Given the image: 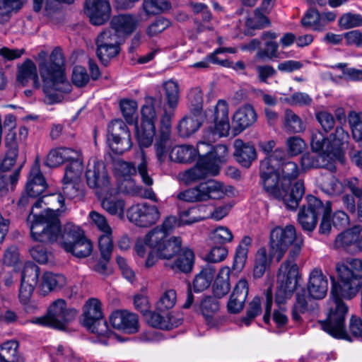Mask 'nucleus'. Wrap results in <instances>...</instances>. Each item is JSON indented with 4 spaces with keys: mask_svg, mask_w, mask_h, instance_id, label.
Returning <instances> with one entry per match:
<instances>
[{
    "mask_svg": "<svg viewBox=\"0 0 362 362\" xmlns=\"http://www.w3.org/2000/svg\"><path fill=\"white\" fill-rule=\"evenodd\" d=\"M93 251V244L85 235L74 245H68L67 252L71 253L78 258H84L90 255Z\"/></svg>",
    "mask_w": 362,
    "mask_h": 362,
    "instance_id": "nucleus-47",
    "label": "nucleus"
},
{
    "mask_svg": "<svg viewBox=\"0 0 362 362\" xmlns=\"http://www.w3.org/2000/svg\"><path fill=\"white\" fill-rule=\"evenodd\" d=\"M81 320L82 325L93 333L101 336L107 333V325L103 320L101 303L96 298H90L86 301Z\"/></svg>",
    "mask_w": 362,
    "mask_h": 362,
    "instance_id": "nucleus-12",
    "label": "nucleus"
},
{
    "mask_svg": "<svg viewBox=\"0 0 362 362\" xmlns=\"http://www.w3.org/2000/svg\"><path fill=\"white\" fill-rule=\"evenodd\" d=\"M303 243V235L298 234L292 225L277 226L270 233L269 245L272 251L277 253V261L281 259L288 249L287 259L280 266L277 274L275 301L279 305L290 298L297 288L298 268L296 260L301 252Z\"/></svg>",
    "mask_w": 362,
    "mask_h": 362,
    "instance_id": "nucleus-2",
    "label": "nucleus"
},
{
    "mask_svg": "<svg viewBox=\"0 0 362 362\" xmlns=\"http://www.w3.org/2000/svg\"><path fill=\"white\" fill-rule=\"evenodd\" d=\"M162 87L165 96L160 104V109L163 111L162 115L173 117L180 100L179 84L173 80H169L164 82Z\"/></svg>",
    "mask_w": 362,
    "mask_h": 362,
    "instance_id": "nucleus-21",
    "label": "nucleus"
},
{
    "mask_svg": "<svg viewBox=\"0 0 362 362\" xmlns=\"http://www.w3.org/2000/svg\"><path fill=\"white\" fill-rule=\"evenodd\" d=\"M177 301V294L175 290L169 289L165 291L158 302L156 309L160 312H165L173 308Z\"/></svg>",
    "mask_w": 362,
    "mask_h": 362,
    "instance_id": "nucleus-60",
    "label": "nucleus"
},
{
    "mask_svg": "<svg viewBox=\"0 0 362 362\" xmlns=\"http://www.w3.org/2000/svg\"><path fill=\"white\" fill-rule=\"evenodd\" d=\"M120 109L128 124H133L136 119L137 103L134 100L123 99L119 103Z\"/></svg>",
    "mask_w": 362,
    "mask_h": 362,
    "instance_id": "nucleus-62",
    "label": "nucleus"
},
{
    "mask_svg": "<svg viewBox=\"0 0 362 362\" xmlns=\"http://www.w3.org/2000/svg\"><path fill=\"white\" fill-rule=\"evenodd\" d=\"M194 254L192 250L185 249L174 262H166L164 266L172 270L189 273L192 270Z\"/></svg>",
    "mask_w": 362,
    "mask_h": 362,
    "instance_id": "nucleus-35",
    "label": "nucleus"
},
{
    "mask_svg": "<svg viewBox=\"0 0 362 362\" xmlns=\"http://www.w3.org/2000/svg\"><path fill=\"white\" fill-rule=\"evenodd\" d=\"M47 186L45 178L40 170L39 162L36 160L28 176L25 190L18 202V209L24 210L29 205H33L37 199L41 197Z\"/></svg>",
    "mask_w": 362,
    "mask_h": 362,
    "instance_id": "nucleus-7",
    "label": "nucleus"
},
{
    "mask_svg": "<svg viewBox=\"0 0 362 362\" xmlns=\"http://www.w3.org/2000/svg\"><path fill=\"white\" fill-rule=\"evenodd\" d=\"M144 104L141 109V124H135V134L140 146L148 147L153 142L156 133L155 123L157 120L156 108L160 109L162 95L159 93L155 97L146 96Z\"/></svg>",
    "mask_w": 362,
    "mask_h": 362,
    "instance_id": "nucleus-5",
    "label": "nucleus"
},
{
    "mask_svg": "<svg viewBox=\"0 0 362 362\" xmlns=\"http://www.w3.org/2000/svg\"><path fill=\"white\" fill-rule=\"evenodd\" d=\"M252 238L249 236H244L238 245L235 256L232 269L236 272H240L244 268L247 259L248 249L252 245Z\"/></svg>",
    "mask_w": 362,
    "mask_h": 362,
    "instance_id": "nucleus-39",
    "label": "nucleus"
},
{
    "mask_svg": "<svg viewBox=\"0 0 362 362\" xmlns=\"http://www.w3.org/2000/svg\"><path fill=\"white\" fill-rule=\"evenodd\" d=\"M306 204L299 209L298 222L304 231L311 233L317 226L318 217L325 211H328L329 202L324 204L317 197L309 194L306 196Z\"/></svg>",
    "mask_w": 362,
    "mask_h": 362,
    "instance_id": "nucleus-10",
    "label": "nucleus"
},
{
    "mask_svg": "<svg viewBox=\"0 0 362 362\" xmlns=\"http://www.w3.org/2000/svg\"><path fill=\"white\" fill-rule=\"evenodd\" d=\"M308 297L306 295V291L304 289L299 291L296 295V302L293 304L291 311V317L296 322H300L302 321L301 315L308 312Z\"/></svg>",
    "mask_w": 362,
    "mask_h": 362,
    "instance_id": "nucleus-45",
    "label": "nucleus"
},
{
    "mask_svg": "<svg viewBox=\"0 0 362 362\" xmlns=\"http://www.w3.org/2000/svg\"><path fill=\"white\" fill-rule=\"evenodd\" d=\"M130 222L139 227H150L160 218V212L156 206L148 204H138L132 206L127 214Z\"/></svg>",
    "mask_w": 362,
    "mask_h": 362,
    "instance_id": "nucleus-15",
    "label": "nucleus"
},
{
    "mask_svg": "<svg viewBox=\"0 0 362 362\" xmlns=\"http://www.w3.org/2000/svg\"><path fill=\"white\" fill-rule=\"evenodd\" d=\"M18 343L8 341L0 346V362H18L17 354Z\"/></svg>",
    "mask_w": 362,
    "mask_h": 362,
    "instance_id": "nucleus-54",
    "label": "nucleus"
},
{
    "mask_svg": "<svg viewBox=\"0 0 362 362\" xmlns=\"http://www.w3.org/2000/svg\"><path fill=\"white\" fill-rule=\"evenodd\" d=\"M301 24L315 31L322 30L325 23L321 22V16L319 11L314 8L307 11L304 17L301 19Z\"/></svg>",
    "mask_w": 362,
    "mask_h": 362,
    "instance_id": "nucleus-49",
    "label": "nucleus"
},
{
    "mask_svg": "<svg viewBox=\"0 0 362 362\" xmlns=\"http://www.w3.org/2000/svg\"><path fill=\"white\" fill-rule=\"evenodd\" d=\"M64 204V197L61 193H53L51 194L41 196L40 199H37L33 204L30 211L35 212L37 209H43L44 211L47 208L57 209V214L59 215L60 211L57 206L63 207Z\"/></svg>",
    "mask_w": 362,
    "mask_h": 362,
    "instance_id": "nucleus-33",
    "label": "nucleus"
},
{
    "mask_svg": "<svg viewBox=\"0 0 362 362\" xmlns=\"http://www.w3.org/2000/svg\"><path fill=\"white\" fill-rule=\"evenodd\" d=\"M257 113L254 107L250 105H245L239 108L232 118L233 132L237 135L252 125L257 120Z\"/></svg>",
    "mask_w": 362,
    "mask_h": 362,
    "instance_id": "nucleus-23",
    "label": "nucleus"
},
{
    "mask_svg": "<svg viewBox=\"0 0 362 362\" xmlns=\"http://www.w3.org/2000/svg\"><path fill=\"white\" fill-rule=\"evenodd\" d=\"M139 23L138 18L132 14H120L114 16L111 20V28L116 33L131 35L136 28Z\"/></svg>",
    "mask_w": 362,
    "mask_h": 362,
    "instance_id": "nucleus-29",
    "label": "nucleus"
},
{
    "mask_svg": "<svg viewBox=\"0 0 362 362\" xmlns=\"http://www.w3.org/2000/svg\"><path fill=\"white\" fill-rule=\"evenodd\" d=\"M287 153L291 156H296L305 149L306 144L305 141L299 136H292L286 141Z\"/></svg>",
    "mask_w": 362,
    "mask_h": 362,
    "instance_id": "nucleus-63",
    "label": "nucleus"
},
{
    "mask_svg": "<svg viewBox=\"0 0 362 362\" xmlns=\"http://www.w3.org/2000/svg\"><path fill=\"white\" fill-rule=\"evenodd\" d=\"M145 317L147 323L153 327L168 330L172 329L173 325H176L174 321L166 320L165 316L156 312L148 311L146 313Z\"/></svg>",
    "mask_w": 362,
    "mask_h": 362,
    "instance_id": "nucleus-55",
    "label": "nucleus"
},
{
    "mask_svg": "<svg viewBox=\"0 0 362 362\" xmlns=\"http://www.w3.org/2000/svg\"><path fill=\"white\" fill-rule=\"evenodd\" d=\"M310 146L313 151L320 155H325V157L334 161L338 157L336 153V147L332 144L329 137L325 138L321 133H313L311 137Z\"/></svg>",
    "mask_w": 362,
    "mask_h": 362,
    "instance_id": "nucleus-28",
    "label": "nucleus"
},
{
    "mask_svg": "<svg viewBox=\"0 0 362 362\" xmlns=\"http://www.w3.org/2000/svg\"><path fill=\"white\" fill-rule=\"evenodd\" d=\"M230 272V268L228 267H223L219 270L213 285V293L216 297L222 298L229 292Z\"/></svg>",
    "mask_w": 362,
    "mask_h": 362,
    "instance_id": "nucleus-40",
    "label": "nucleus"
},
{
    "mask_svg": "<svg viewBox=\"0 0 362 362\" xmlns=\"http://www.w3.org/2000/svg\"><path fill=\"white\" fill-rule=\"evenodd\" d=\"M335 270L339 281L336 282L332 278L331 300L326 320L321 322L322 329L330 335L348 339L345 329V317L348 313V306L342 298L351 300L354 298L360 288L361 277L353 270L362 273V259H348L346 262L336 264Z\"/></svg>",
    "mask_w": 362,
    "mask_h": 362,
    "instance_id": "nucleus-1",
    "label": "nucleus"
},
{
    "mask_svg": "<svg viewBox=\"0 0 362 362\" xmlns=\"http://www.w3.org/2000/svg\"><path fill=\"white\" fill-rule=\"evenodd\" d=\"M215 273L216 269L213 265L208 264L203 267L193 281L194 291L202 292L207 289L214 278Z\"/></svg>",
    "mask_w": 362,
    "mask_h": 362,
    "instance_id": "nucleus-37",
    "label": "nucleus"
},
{
    "mask_svg": "<svg viewBox=\"0 0 362 362\" xmlns=\"http://www.w3.org/2000/svg\"><path fill=\"white\" fill-rule=\"evenodd\" d=\"M102 207L112 216L122 217L125 204L122 199L117 198H105L102 201Z\"/></svg>",
    "mask_w": 362,
    "mask_h": 362,
    "instance_id": "nucleus-56",
    "label": "nucleus"
},
{
    "mask_svg": "<svg viewBox=\"0 0 362 362\" xmlns=\"http://www.w3.org/2000/svg\"><path fill=\"white\" fill-rule=\"evenodd\" d=\"M165 232L158 228H153L145 236V243L156 250L162 259H170L181 251L182 240L180 237L166 240Z\"/></svg>",
    "mask_w": 362,
    "mask_h": 362,
    "instance_id": "nucleus-9",
    "label": "nucleus"
},
{
    "mask_svg": "<svg viewBox=\"0 0 362 362\" xmlns=\"http://www.w3.org/2000/svg\"><path fill=\"white\" fill-rule=\"evenodd\" d=\"M134 162L137 163V169L144 183L148 186L153 184V179L148 175L147 170V158L145 151L140 148L136 151Z\"/></svg>",
    "mask_w": 362,
    "mask_h": 362,
    "instance_id": "nucleus-53",
    "label": "nucleus"
},
{
    "mask_svg": "<svg viewBox=\"0 0 362 362\" xmlns=\"http://www.w3.org/2000/svg\"><path fill=\"white\" fill-rule=\"evenodd\" d=\"M198 151L189 145H182L173 148L170 158L177 163H191L197 157Z\"/></svg>",
    "mask_w": 362,
    "mask_h": 362,
    "instance_id": "nucleus-44",
    "label": "nucleus"
},
{
    "mask_svg": "<svg viewBox=\"0 0 362 362\" xmlns=\"http://www.w3.org/2000/svg\"><path fill=\"white\" fill-rule=\"evenodd\" d=\"M43 81V91L46 95V102L49 104H53L62 101L63 95L62 93H68L71 90V86L66 78L64 80H57L50 78L47 82L45 79Z\"/></svg>",
    "mask_w": 362,
    "mask_h": 362,
    "instance_id": "nucleus-24",
    "label": "nucleus"
},
{
    "mask_svg": "<svg viewBox=\"0 0 362 362\" xmlns=\"http://www.w3.org/2000/svg\"><path fill=\"white\" fill-rule=\"evenodd\" d=\"M276 172L281 176V180L289 186V191L291 189V182L296 180L299 174L297 164L291 160H287L280 163L276 167Z\"/></svg>",
    "mask_w": 362,
    "mask_h": 362,
    "instance_id": "nucleus-43",
    "label": "nucleus"
},
{
    "mask_svg": "<svg viewBox=\"0 0 362 362\" xmlns=\"http://www.w3.org/2000/svg\"><path fill=\"white\" fill-rule=\"evenodd\" d=\"M271 259L267 257L265 247L259 248L255 256V262L253 269L255 278H260L265 273L267 269L269 267Z\"/></svg>",
    "mask_w": 362,
    "mask_h": 362,
    "instance_id": "nucleus-50",
    "label": "nucleus"
},
{
    "mask_svg": "<svg viewBox=\"0 0 362 362\" xmlns=\"http://www.w3.org/2000/svg\"><path fill=\"white\" fill-rule=\"evenodd\" d=\"M187 100L192 114L204 115L203 112L202 93L199 88H192L189 91Z\"/></svg>",
    "mask_w": 362,
    "mask_h": 362,
    "instance_id": "nucleus-57",
    "label": "nucleus"
},
{
    "mask_svg": "<svg viewBox=\"0 0 362 362\" xmlns=\"http://www.w3.org/2000/svg\"><path fill=\"white\" fill-rule=\"evenodd\" d=\"M233 156L235 160L243 167L248 168L252 163L257 158L255 146L249 142H244L241 139H235L233 142Z\"/></svg>",
    "mask_w": 362,
    "mask_h": 362,
    "instance_id": "nucleus-27",
    "label": "nucleus"
},
{
    "mask_svg": "<svg viewBox=\"0 0 362 362\" xmlns=\"http://www.w3.org/2000/svg\"><path fill=\"white\" fill-rule=\"evenodd\" d=\"M262 303L260 298L255 296L248 304L245 316L242 318V322L248 326L251 322L262 313Z\"/></svg>",
    "mask_w": 362,
    "mask_h": 362,
    "instance_id": "nucleus-61",
    "label": "nucleus"
},
{
    "mask_svg": "<svg viewBox=\"0 0 362 362\" xmlns=\"http://www.w3.org/2000/svg\"><path fill=\"white\" fill-rule=\"evenodd\" d=\"M110 322L112 327L126 333H135L139 329L138 317L127 310H115L110 317Z\"/></svg>",
    "mask_w": 362,
    "mask_h": 362,
    "instance_id": "nucleus-22",
    "label": "nucleus"
},
{
    "mask_svg": "<svg viewBox=\"0 0 362 362\" xmlns=\"http://www.w3.org/2000/svg\"><path fill=\"white\" fill-rule=\"evenodd\" d=\"M100 259L94 267V270L103 275L108 274L110 272L108 269V263L111 259L113 250V243L107 237L101 238L98 245Z\"/></svg>",
    "mask_w": 362,
    "mask_h": 362,
    "instance_id": "nucleus-31",
    "label": "nucleus"
},
{
    "mask_svg": "<svg viewBox=\"0 0 362 362\" xmlns=\"http://www.w3.org/2000/svg\"><path fill=\"white\" fill-rule=\"evenodd\" d=\"M85 12L93 25H101L110 18V5L108 0H86Z\"/></svg>",
    "mask_w": 362,
    "mask_h": 362,
    "instance_id": "nucleus-18",
    "label": "nucleus"
},
{
    "mask_svg": "<svg viewBox=\"0 0 362 362\" xmlns=\"http://www.w3.org/2000/svg\"><path fill=\"white\" fill-rule=\"evenodd\" d=\"M214 127L207 129L203 135V140L198 142L199 152L206 145L213 144L218 139L229 134L230 125L228 117V106L223 100H219L214 108Z\"/></svg>",
    "mask_w": 362,
    "mask_h": 362,
    "instance_id": "nucleus-6",
    "label": "nucleus"
},
{
    "mask_svg": "<svg viewBox=\"0 0 362 362\" xmlns=\"http://www.w3.org/2000/svg\"><path fill=\"white\" fill-rule=\"evenodd\" d=\"M301 166L303 169H310L322 168L328 170L331 173L336 171L334 162L329 160L325 155L311 154L307 153L301 157Z\"/></svg>",
    "mask_w": 362,
    "mask_h": 362,
    "instance_id": "nucleus-32",
    "label": "nucleus"
},
{
    "mask_svg": "<svg viewBox=\"0 0 362 362\" xmlns=\"http://www.w3.org/2000/svg\"><path fill=\"white\" fill-rule=\"evenodd\" d=\"M97 56L106 65L119 52L120 37L111 28L104 30L96 38Z\"/></svg>",
    "mask_w": 362,
    "mask_h": 362,
    "instance_id": "nucleus-14",
    "label": "nucleus"
},
{
    "mask_svg": "<svg viewBox=\"0 0 362 362\" xmlns=\"http://www.w3.org/2000/svg\"><path fill=\"white\" fill-rule=\"evenodd\" d=\"M362 230L360 226H355L339 234L335 238L334 247L336 248L343 247L348 250L351 245H356L358 241V235Z\"/></svg>",
    "mask_w": 362,
    "mask_h": 362,
    "instance_id": "nucleus-41",
    "label": "nucleus"
},
{
    "mask_svg": "<svg viewBox=\"0 0 362 362\" xmlns=\"http://www.w3.org/2000/svg\"><path fill=\"white\" fill-rule=\"evenodd\" d=\"M212 144L202 148L204 152H198L203 161L214 164L216 170V175L219 170V164L225 163L228 157V147L223 144H218L216 146H211ZM197 151H199L197 150Z\"/></svg>",
    "mask_w": 362,
    "mask_h": 362,
    "instance_id": "nucleus-26",
    "label": "nucleus"
},
{
    "mask_svg": "<svg viewBox=\"0 0 362 362\" xmlns=\"http://www.w3.org/2000/svg\"><path fill=\"white\" fill-rule=\"evenodd\" d=\"M143 8L148 15H156L169 10L171 4L168 0H144Z\"/></svg>",
    "mask_w": 362,
    "mask_h": 362,
    "instance_id": "nucleus-58",
    "label": "nucleus"
},
{
    "mask_svg": "<svg viewBox=\"0 0 362 362\" xmlns=\"http://www.w3.org/2000/svg\"><path fill=\"white\" fill-rule=\"evenodd\" d=\"M83 235V230L79 226L71 223L65 224L63 228L61 227L60 241L62 247L66 251L68 245H74Z\"/></svg>",
    "mask_w": 362,
    "mask_h": 362,
    "instance_id": "nucleus-38",
    "label": "nucleus"
},
{
    "mask_svg": "<svg viewBox=\"0 0 362 362\" xmlns=\"http://www.w3.org/2000/svg\"><path fill=\"white\" fill-rule=\"evenodd\" d=\"M85 176L86 183L90 188L100 190L109 188V176L103 161L95 158L90 160L87 165Z\"/></svg>",
    "mask_w": 362,
    "mask_h": 362,
    "instance_id": "nucleus-17",
    "label": "nucleus"
},
{
    "mask_svg": "<svg viewBox=\"0 0 362 362\" xmlns=\"http://www.w3.org/2000/svg\"><path fill=\"white\" fill-rule=\"evenodd\" d=\"M89 218L92 223L97 226V228L103 233L98 238V243L103 237H107L112 242V228L109 226L106 218L95 211H92L89 214Z\"/></svg>",
    "mask_w": 362,
    "mask_h": 362,
    "instance_id": "nucleus-52",
    "label": "nucleus"
},
{
    "mask_svg": "<svg viewBox=\"0 0 362 362\" xmlns=\"http://www.w3.org/2000/svg\"><path fill=\"white\" fill-rule=\"evenodd\" d=\"M64 59L62 51L56 47L52 52L49 60H42L39 64V71L42 79L50 81V78L64 80L66 78L63 72Z\"/></svg>",
    "mask_w": 362,
    "mask_h": 362,
    "instance_id": "nucleus-16",
    "label": "nucleus"
},
{
    "mask_svg": "<svg viewBox=\"0 0 362 362\" xmlns=\"http://www.w3.org/2000/svg\"><path fill=\"white\" fill-rule=\"evenodd\" d=\"M76 314V309H66V303L64 300L57 299L49 305L46 315L36 317L32 320V322L64 329L66 324L71 321Z\"/></svg>",
    "mask_w": 362,
    "mask_h": 362,
    "instance_id": "nucleus-8",
    "label": "nucleus"
},
{
    "mask_svg": "<svg viewBox=\"0 0 362 362\" xmlns=\"http://www.w3.org/2000/svg\"><path fill=\"white\" fill-rule=\"evenodd\" d=\"M216 168L214 164L206 163L200 158L197 164L179 173L180 180L186 185L205 179L209 175H216Z\"/></svg>",
    "mask_w": 362,
    "mask_h": 362,
    "instance_id": "nucleus-20",
    "label": "nucleus"
},
{
    "mask_svg": "<svg viewBox=\"0 0 362 362\" xmlns=\"http://www.w3.org/2000/svg\"><path fill=\"white\" fill-rule=\"evenodd\" d=\"M200 309L207 323L215 325L214 317L219 310L218 301L211 296H206L202 300Z\"/></svg>",
    "mask_w": 362,
    "mask_h": 362,
    "instance_id": "nucleus-48",
    "label": "nucleus"
},
{
    "mask_svg": "<svg viewBox=\"0 0 362 362\" xmlns=\"http://www.w3.org/2000/svg\"><path fill=\"white\" fill-rule=\"evenodd\" d=\"M205 115L192 114L183 117L177 126L179 134L181 136L187 137L197 132L201 127Z\"/></svg>",
    "mask_w": 362,
    "mask_h": 362,
    "instance_id": "nucleus-34",
    "label": "nucleus"
},
{
    "mask_svg": "<svg viewBox=\"0 0 362 362\" xmlns=\"http://www.w3.org/2000/svg\"><path fill=\"white\" fill-rule=\"evenodd\" d=\"M339 25L346 30L362 26V15L352 13H344L339 20Z\"/></svg>",
    "mask_w": 362,
    "mask_h": 362,
    "instance_id": "nucleus-64",
    "label": "nucleus"
},
{
    "mask_svg": "<svg viewBox=\"0 0 362 362\" xmlns=\"http://www.w3.org/2000/svg\"><path fill=\"white\" fill-rule=\"evenodd\" d=\"M245 25L249 29L259 30L266 27H269L271 22L267 16V14L259 11V10L255 9L254 17L248 18L246 20Z\"/></svg>",
    "mask_w": 362,
    "mask_h": 362,
    "instance_id": "nucleus-59",
    "label": "nucleus"
},
{
    "mask_svg": "<svg viewBox=\"0 0 362 362\" xmlns=\"http://www.w3.org/2000/svg\"><path fill=\"white\" fill-rule=\"evenodd\" d=\"M307 288L310 298L320 300L325 297L328 281L320 269H315L311 272Z\"/></svg>",
    "mask_w": 362,
    "mask_h": 362,
    "instance_id": "nucleus-25",
    "label": "nucleus"
},
{
    "mask_svg": "<svg viewBox=\"0 0 362 362\" xmlns=\"http://www.w3.org/2000/svg\"><path fill=\"white\" fill-rule=\"evenodd\" d=\"M57 211L47 208L40 213L30 211L27 224L35 241L53 243L60 240L61 224Z\"/></svg>",
    "mask_w": 362,
    "mask_h": 362,
    "instance_id": "nucleus-4",
    "label": "nucleus"
},
{
    "mask_svg": "<svg viewBox=\"0 0 362 362\" xmlns=\"http://www.w3.org/2000/svg\"><path fill=\"white\" fill-rule=\"evenodd\" d=\"M284 125L287 132L293 134L303 132L306 129L305 123L291 109L284 111Z\"/></svg>",
    "mask_w": 362,
    "mask_h": 362,
    "instance_id": "nucleus-42",
    "label": "nucleus"
},
{
    "mask_svg": "<svg viewBox=\"0 0 362 362\" xmlns=\"http://www.w3.org/2000/svg\"><path fill=\"white\" fill-rule=\"evenodd\" d=\"M66 284V279L62 274L47 272L42 276V287L45 292L61 288L64 287Z\"/></svg>",
    "mask_w": 362,
    "mask_h": 362,
    "instance_id": "nucleus-46",
    "label": "nucleus"
},
{
    "mask_svg": "<svg viewBox=\"0 0 362 362\" xmlns=\"http://www.w3.org/2000/svg\"><path fill=\"white\" fill-rule=\"evenodd\" d=\"M40 275L39 267L33 263H28L23 268L21 284L19 291L21 300L25 303L32 295L34 288L37 284Z\"/></svg>",
    "mask_w": 362,
    "mask_h": 362,
    "instance_id": "nucleus-19",
    "label": "nucleus"
},
{
    "mask_svg": "<svg viewBox=\"0 0 362 362\" xmlns=\"http://www.w3.org/2000/svg\"><path fill=\"white\" fill-rule=\"evenodd\" d=\"M224 195L223 185L214 180H209L180 192L177 198L187 202H197L208 199H218Z\"/></svg>",
    "mask_w": 362,
    "mask_h": 362,
    "instance_id": "nucleus-11",
    "label": "nucleus"
},
{
    "mask_svg": "<svg viewBox=\"0 0 362 362\" xmlns=\"http://www.w3.org/2000/svg\"><path fill=\"white\" fill-rule=\"evenodd\" d=\"M107 140L110 148L117 154H122L132 147L129 130L122 119L111 122L107 128Z\"/></svg>",
    "mask_w": 362,
    "mask_h": 362,
    "instance_id": "nucleus-13",
    "label": "nucleus"
},
{
    "mask_svg": "<svg viewBox=\"0 0 362 362\" xmlns=\"http://www.w3.org/2000/svg\"><path fill=\"white\" fill-rule=\"evenodd\" d=\"M322 174L318 179L320 189L326 194L331 196L341 194L344 191V182H341L333 175Z\"/></svg>",
    "mask_w": 362,
    "mask_h": 362,
    "instance_id": "nucleus-36",
    "label": "nucleus"
},
{
    "mask_svg": "<svg viewBox=\"0 0 362 362\" xmlns=\"http://www.w3.org/2000/svg\"><path fill=\"white\" fill-rule=\"evenodd\" d=\"M24 0H0V23L7 22L13 11H18Z\"/></svg>",
    "mask_w": 362,
    "mask_h": 362,
    "instance_id": "nucleus-51",
    "label": "nucleus"
},
{
    "mask_svg": "<svg viewBox=\"0 0 362 362\" xmlns=\"http://www.w3.org/2000/svg\"><path fill=\"white\" fill-rule=\"evenodd\" d=\"M267 163H260L259 175L261 183L264 191L275 199L282 200L287 209L295 210L299 205L304 193L305 187L302 181L295 182L289 191L287 183L281 180L279 184V175L276 168L267 167Z\"/></svg>",
    "mask_w": 362,
    "mask_h": 362,
    "instance_id": "nucleus-3",
    "label": "nucleus"
},
{
    "mask_svg": "<svg viewBox=\"0 0 362 362\" xmlns=\"http://www.w3.org/2000/svg\"><path fill=\"white\" fill-rule=\"evenodd\" d=\"M17 80L23 86H26L30 80L33 81V87L39 89L40 83L39 81L37 67L34 62L30 59H25L21 66H18Z\"/></svg>",
    "mask_w": 362,
    "mask_h": 362,
    "instance_id": "nucleus-30",
    "label": "nucleus"
}]
</instances>
